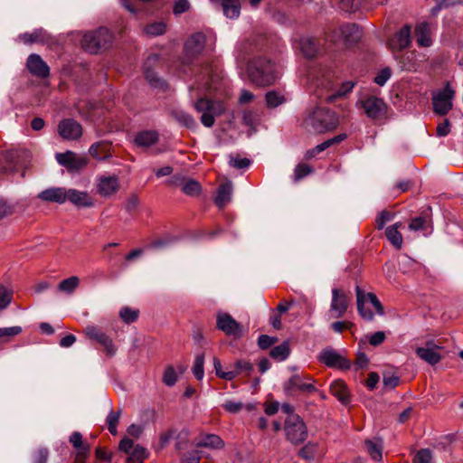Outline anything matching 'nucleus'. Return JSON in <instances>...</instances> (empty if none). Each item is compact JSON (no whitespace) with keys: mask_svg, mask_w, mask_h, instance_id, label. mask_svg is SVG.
I'll use <instances>...</instances> for the list:
<instances>
[{"mask_svg":"<svg viewBox=\"0 0 463 463\" xmlns=\"http://www.w3.org/2000/svg\"><path fill=\"white\" fill-rule=\"evenodd\" d=\"M247 73L250 80L257 86H269L277 79L275 64L263 57L250 60L247 65Z\"/></svg>","mask_w":463,"mask_h":463,"instance_id":"nucleus-1","label":"nucleus"},{"mask_svg":"<svg viewBox=\"0 0 463 463\" xmlns=\"http://www.w3.org/2000/svg\"><path fill=\"white\" fill-rule=\"evenodd\" d=\"M305 123L314 132L322 134L335 129L339 120L334 111L326 108H317L307 117Z\"/></svg>","mask_w":463,"mask_h":463,"instance_id":"nucleus-2","label":"nucleus"},{"mask_svg":"<svg viewBox=\"0 0 463 463\" xmlns=\"http://www.w3.org/2000/svg\"><path fill=\"white\" fill-rule=\"evenodd\" d=\"M113 41V33L108 28L100 27L84 33L81 45L85 51L90 53H98L109 48Z\"/></svg>","mask_w":463,"mask_h":463,"instance_id":"nucleus-3","label":"nucleus"},{"mask_svg":"<svg viewBox=\"0 0 463 463\" xmlns=\"http://www.w3.org/2000/svg\"><path fill=\"white\" fill-rule=\"evenodd\" d=\"M197 112H201V122L206 128H211L214 125L215 117L222 114L224 109L221 102L213 101L212 99L201 98L194 105Z\"/></svg>","mask_w":463,"mask_h":463,"instance_id":"nucleus-4","label":"nucleus"},{"mask_svg":"<svg viewBox=\"0 0 463 463\" xmlns=\"http://www.w3.org/2000/svg\"><path fill=\"white\" fill-rule=\"evenodd\" d=\"M286 438L294 445L303 443L307 438V428L304 420L296 414H290L285 420Z\"/></svg>","mask_w":463,"mask_h":463,"instance_id":"nucleus-5","label":"nucleus"},{"mask_svg":"<svg viewBox=\"0 0 463 463\" xmlns=\"http://www.w3.org/2000/svg\"><path fill=\"white\" fill-rule=\"evenodd\" d=\"M454 97L455 91L449 83L442 90L433 92L431 100L434 113L440 117L446 116L453 108Z\"/></svg>","mask_w":463,"mask_h":463,"instance_id":"nucleus-6","label":"nucleus"},{"mask_svg":"<svg viewBox=\"0 0 463 463\" xmlns=\"http://www.w3.org/2000/svg\"><path fill=\"white\" fill-rule=\"evenodd\" d=\"M83 332L89 339L95 340L100 344L109 356H113L116 354L117 348L113 340L98 326L89 325L84 328Z\"/></svg>","mask_w":463,"mask_h":463,"instance_id":"nucleus-7","label":"nucleus"},{"mask_svg":"<svg viewBox=\"0 0 463 463\" xmlns=\"http://www.w3.org/2000/svg\"><path fill=\"white\" fill-rule=\"evenodd\" d=\"M350 298L345 292L340 288L332 289V300L330 304V317L340 318L344 317L349 307Z\"/></svg>","mask_w":463,"mask_h":463,"instance_id":"nucleus-8","label":"nucleus"},{"mask_svg":"<svg viewBox=\"0 0 463 463\" xmlns=\"http://www.w3.org/2000/svg\"><path fill=\"white\" fill-rule=\"evenodd\" d=\"M395 59L402 70L411 72L420 71L422 64L427 61L425 54L415 51L408 52L400 56L395 55Z\"/></svg>","mask_w":463,"mask_h":463,"instance_id":"nucleus-9","label":"nucleus"},{"mask_svg":"<svg viewBox=\"0 0 463 463\" xmlns=\"http://www.w3.org/2000/svg\"><path fill=\"white\" fill-rule=\"evenodd\" d=\"M359 103L366 116L372 119H380L386 113V104L380 98L369 96L360 100Z\"/></svg>","mask_w":463,"mask_h":463,"instance_id":"nucleus-10","label":"nucleus"},{"mask_svg":"<svg viewBox=\"0 0 463 463\" xmlns=\"http://www.w3.org/2000/svg\"><path fill=\"white\" fill-rule=\"evenodd\" d=\"M216 327L227 335L240 337L242 335V326L228 313L217 314Z\"/></svg>","mask_w":463,"mask_h":463,"instance_id":"nucleus-11","label":"nucleus"},{"mask_svg":"<svg viewBox=\"0 0 463 463\" xmlns=\"http://www.w3.org/2000/svg\"><path fill=\"white\" fill-rule=\"evenodd\" d=\"M57 162L70 171H79L87 166L89 160L86 156H79L71 151L57 153Z\"/></svg>","mask_w":463,"mask_h":463,"instance_id":"nucleus-12","label":"nucleus"},{"mask_svg":"<svg viewBox=\"0 0 463 463\" xmlns=\"http://www.w3.org/2000/svg\"><path fill=\"white\" fill-rule=\"evenodd\" d=\"M319 361L326 366L337 369H349L351 363L332 348L324 349L319 355Z\"/></svg>","mask_w":463,"mask_h":463,"instance_id":"nucleus-13","label":"nucleus"},{"mask_svg":"<svg viewBox=\"0 0 463 463\" xmlns=\"http://www.w3.org/2000/svg\"><path fill=\"white\" fill-rule=\"evenodd\" d=\"M58 133L63 139L76 140L81 137L82 128L76 120L66 118L59 123Z\"/></svg>","mask_w":463,"mask_h":463,"instance_id":"nucleus-14","label":"nucleus"},{"mask_svg":"<svg viewBox=\"0 0 463 463\" xmlns=\"http://www.w3.org/2000/svg\"><path fill=\"white\" fill-rule=\"evenodd\" d=\"M26 68L32 75L40 79H45L50 75L49 66L42 57L36 53L28 56Z\"/></svg>","mask_w":463,"mask_h":463,"instance_id":"nucleus-15","label":"nucleus"},{"mask_svg":"<svg viewBox=\"0 0 463 463\" xmlns=\"http://www.w3.org/2000/svg\"><path fill=\"white\" fill-rule=\"evenodd\" d=\"M119 189V180L117 176L101 175L98 178L97 191L103 197L115 194Z\"/></svg>","mask_w":463,"mask_h":463,"instance_id":"nucleus-16","label":"nucleus"},{"mask_svg":"<svg viewBox=\"0 0 463 463\" xmlns=\"http://www.w3.org/2000/svg\"><path fill=\"white\" fill-rule=\"evenodd\" d=\"M158 55L153 54L148 56L146 62L144 63L145 77L148 83L157 89L164 90L167 87L165 81L159 78L157 74L151 69V65L158 61Z\"/></svg>","mask_w":463,"mask_h":463,"instance_id":"nucleus-17","label":"nucleus"},{"mask_svg":"<svg viewBox=\"0 0 463 463\" xmlns=\"http://www.w3.org/2000/svg\"><path fill=\"white\" fill-rule=\"evenodd\" d=\"M411 43V26L404 25L389 41V46L392 51H402L410 46Z\"/></svg>","mask_w":463,"mask_h":463,"instance_id":"nucleus-18","label":"nucleus"},{"mask_svg":"<svg viewBox=\"0 0 463 463\" xmlns=\"http://www.w3.org/2000/svg\"><path fill=\"white\" fill-rule=\"evenodd\" d=\"M439 348L433 342H428L426 347H417L415 352L420 359L431 365H435L441 360V355L437 351Z\"/></svg>","mask_w":463,"mask_h":463,"instance_id":"nucleus-19","label":"nucleus"},{"mask_svg":"<svg viewBox=\"0 0 463 463\" xmlns=\"http://www.w3.org/2000/svg\"><path fill=\"white\" fill-rule=\"evenodd\" d=\"M335 33L337 35L332 41L336 42L343 39L345 43L356 42L361 35L358 26L354 24H343L337 31H335Z\"/></svg>","mask_w":463,"mask_h":463,"instance_id":"nucleus-20","label":"nucleus"},{"mask_svg":"<svg viewBox=\"0 0 463 463\" xmlns=\"http://www.w3.org/2000/svg\"><path fill=\"white\" fill-rule=\"evenodd\" d=\"M205 46V35L196 33L191 35L184 44L185 52L188 56L200 54Z\"/></svg>","mask_w":463,"mask_h":463,"instance_id":"nucleus-21","label":"nucleus"},{"mask_svg":"<svg viewBox=\"0 0 463 463\" xmlns=\"http://www.w3.org/2000/svg\"><path fill=\"white\" fill-rule=\"evenodd\" d=\"M67 189L64 187H51L38 194V198L48 203H63L66 202Z\"/></svg>","mask_w":463,"mask_h":463,"instance_id":"nucleus-22","label":"nucleus"},{"mask_svg":"<svg viewBox=\"0 0 463 463\" xmlns=\"http://www.w3.org/2000/svg\"><path fill=\"white\" fill-rule=\"evenodd\" d=\"M298 48L306 58L311 59L320 51L319 43L311 36H303L298 41Z\"/></svg>","mask_w":463,"mask_h":463,"instance_id":"nucleus-23","label":"nucleus"},{"mask_svg":"<svg viewBox=\"0 0 463 463\" xmlns=\"http://www.w3.org/2000/svg\"><path fill=\"white\" fill-rule=\"evenodd\" d=\"M66 201L72 203L78 207H91L94 205L93 199L87 192H80L76 189L67 190Z\"/></svg>","mask_w":463,"mask_h":463,"instance_id":"nucleus-24","label":"nucleus"},{"mask_svg":"<svg viewBox=\"0 0 463 463\" xmlns=\"http://www.w3.org/2000/svg\"><path fill=\"white\" fill-rule=\"evenodd\" d=\"M285 389L287 391H291L293 389L304 392H316L317 389L312 383H306L303 380V377L298 374H293L288 381L285 385Z\"/></svg>","mask_w":463,"mask_h":463,"instance_id":"nucleus-25","label":"nucleus"},{"mask_svg":"<svg viewBox=\"0 0 463 463\" xmlns=\"http://www.w3.org/2000/svg\"><path fill=\"white\" fill-rule=\"evenodd\" d=\"M224 441L216 434H203L194 441L197 448H207L211 449H221L224 448Z\"/></svg>","mask_w":463,"mask_h":463,"instance_id":"nucleus-26","label":"nucleus"},{"mask_svg":"<svg viewBox=\"0 0 463 463\" xmlns=\"http://www.w3.org/2000/svg\"><path fill=\"white\" fill-rule=\"evenodd\" d=\"M111 145L107 141H99L92 144L89 149L90 155L98 160H107L111 156Z\"/></svg>","mask_w":463,"mask_h":463,"instance_id":"nucleus-27","label":"nucleus"},{"mask_svg":"<svg viewBox=\"0 0 463 463\" xmlns=\"http://www.w3.org/2000/svg\"><path fill=\"white\" fill-rule=\"evenodd\" d=\"M416 43L420 47H429L432 44L430 29L427 23L423 22L415 27Z\"/></svg>","mask_w":463,"mask_h":463,"instance_id":"nucleus-28","label":"nucleus"},{"mask_svg":"<svg viewBox=\"0 0 463 463\" xmlns=\"http://www.w3.org/2000/svg\"><path fill=\"white\" fill-rule=\"evenodd\" d=\"M330 392L343 404L350 402L347 386L342 380H335L330 384Z\"/></svg>","mask_w":463,"mask_h":463,"instance_id":"nucleus-29","label":"nucleus"},{"mask_svg":"<svg viewBox=\"0 0 463 463\" xmlns=\"http://www.w3.org/2000/svg\"><path fill=\"white\" fill-rule=\"evenodd\" d=\"M17 153L8 151L0 155V172L4 174L13 173L16 171Z\"/></svg>","mask_w":463,"mask_h":463,"instance_id":"nucleus-30","label":"nucleus"},{"mask_svg":"<svg viewBox=\"0 0 463 463\" xmlns=\"http://www.w3.org/2000/svg\"><path fill=\"white\" fill-rule=\"evenodd\" d=\"M158 140V134L154 130H144L138 132L134 139L135 144L140 147H148Z\"/></svg>","mask_w":463,"mask_h":463,"instance_id":"nucleus-31","label":"nucleus"},{"mask_svg":"<svg viewBox=\"0 0 463 463\" xmlns=\"http://www.w3.org/2000/svg\"><path fill=\"white\" fill-rule=\"evenodd\" d=\"M232 194V184L228 181L220 185L215 197V203L218 207L223 208L228 203H230Z\"/></svg>","mask_w":463,"mask_h":463,"instance_id":"nucleus-32","label":"nucleus"},{"mask_svg":"<svg viewBox=\"0 0 463 463\" xmlns=\"http://www.w3.org/2000/svg\"><path fill=\"white\" fill-rule=\"evenodd\" d=\"M358 314L367 321L373 319V313L365 307V293L359 286L355 288Z\"/></svg>","mask_w":463,"mask_h":463,"instance_id":"nucleus-33","label":"nucleus"},{"mask_svg":"<svg viewBox=\"0 0 463 463\" xmlns=\"http://www.w3.org/2000/svg\"><path fill=\"white\" fill-rule=\"evenodd\" d=\"M70 442L78 450L77 458L79 459L85 458L90 453L89 445L82 442V435L79 431H74L70 436Z\"/></svg>","mask_w":463,"mask_h":463,"instance_id":"nucleus-34","label":"nucleus"},{"mask_svg":"<svg viewBox=\"0 0 463 463\" xmlns=\"http://www.w3.org/2000/svg\"><path fill=\"white\" fill-rule=\"evenodd\" d=\"M402 226L401 222H396L392 226H389L385 230V235L388 241L397 249H401L402 246L403 239L402 233L399 232V228Z\"/></svg>","mask_w":463,"mask_h":463,"instance_id":"nucleus-35","label":"nucleus"},{"mask_svg":"<svg viewBox=\"0 0 463 463\" xmlns=\"http://www.w3.org/2000/svg\"><path fill=\"white\" fill-rule=\"evenodd\" d=\"M366 449L371 458L375 461H380L383 458V440L375 439L373 440L367 439L365 441Z\"/></svg>","mask_w":463,"mask_h":463,"instance_id":"nucleus-36","label":"nucleus"},{"mask_svg":"<svg viewBox=\"0 0 463 463\" xmlns=\"http://www.w3.org/2000/svg\"><path fill=\"white\" fill-rule=\"evenodd\" d=\"M223 14L226 17L236 19L241 13V5L238 0H221Z\"/></svg>","mask_w":463,"mask_h":463,"instance_id":"nucleus-37","label":"nucleus"},{"mask_svg":"<svg viewBox=\"0 0 463 463\" xmlns=\"http://www.w3.org/2000/svg\"><path fill=\"white\" fill-rule=\"evenodd\" d=\"M46 33L43 29H35L32 33H24L19 35V39L25 44L42 43L45 40Z\"/></svg>","mask_w":463,"mask_h":463,"instance_id":"nucleus-38","label":"nucleus"},{"mask_svg":"<svg viewBox=\"0 0 463 463\" xmlns=\"http://www.w3.org/2000/svg\"><path fill=\"white\" fill-rule=\"evenodd\" d=\"M23 332L20 326L9 327H0V345L9 343L14 337L19 335Z\"/></svg>","mask_w":463,"mask_h":463,"instance_id":"nucleus-39","label":"nucleus"},{"mask_svg":"<svg viewBox=\"0 0 463 463\" xmlns=\"http://www.w3.org/2000/svg\"><path fill=\"white\" fill-rule=\"evenodd\" d=\"M230 373H236V377L243 373L250 375L253 371V364L246 360H238L229 366Z\"/></svg>","mask_w":463,"mask_h":463,"instance_id":"nucleus-40","label":"nucleus"},{"mask_svg":"<svg viewBox=\"0 0 463 463\" xmlns=\"http://www.w3.org/2000/svg\"><path fill=\"white\" fill-rule=\"evenodd\" d=\"M180 185L182 186V191L190 196L198 195L201 192L200 184L194 179H184L181 180Z\"/></svg>","mask_w":463,"mask_h":463,"instance_id":"nucleus-41","label":"nucleus"},{"mask_svg":"<svg viewBox=\"0 0 463 463\" xmlns=\"http://www.w3.org/2000/svg\"><path fill=\"white\" fill-rule=\"evenodd\" d=\"M290 349L288 342H283L282 344L274 346L270 352L269 355L278 361H284L289 355Z\"/></svg>","mask_w":463,"mask_h":463,"instance_id":"nucleus-42","label":"nucleus"},{"mask_svg":"<svg viewBox=\"0 0 463 463\" xmlns=\"http://www.w3.org/2000/svg\"><path fill=\"white\" fill-rule=\"evenodd\" d=\"M80 279L77 276H71L61 280L58 285V289L61 292L71 294L79 286Z\"/></svg>","mask_w":463,"mask_h":463,"instance_id":"nucleus-43","label":"nucleus"},{"mask_svg":"<svg viewBox=\"0 0 463 463\" xmlns=\"http://www.w3.org/2000/svg\"><path fill=\"white\" fill-rule=\"evenodd\" d=\"M175 118L182 125L188 128H194L196 127L194 118L188 113L183 110H176L173 113Z\"/></svg>","mask_w":463,"mask_h":463,"instance_id":"nucleus-44","label":"nucleus"},{"mask_svg":"<svg viewBox=\"0 0 463 463\" xmlns=\"http://www.w3.org/2000/svg\"><path fill=\"white\" fill-rule=\"evenodd\" d=\"M430 225V219L426 216H418L411 220L409 229L411 231H427Z\"/></svg>","mask_w":463,"mask_h":463,"instance_id":"nucleus-45","label":"nucleus"},{"mask_svg":"<svg viewBox=\"0 0 463 463\" xmlns=\"http://www.w3.org/2000/svg\"><path fill=\"white\" fill-rule=\"evenodd\" d=\"M314 172V169L312 166H310L307 164H298L296 165L293 173V181L295 183L299 182L304 177L307 176L308 175L312 174Z\"/></svg>","mask_w":463,"mask_h":463,"instance_id":"nucleus-46","label":"nucleus"},{"mask_svg":"<svg viewBox=\"0 0 463 463\" xmlns=\"http://www.w3.org/2000/svg\"><path fill=\"white\" fill-rule=\"evenodd\" d=\"M139 316V310L131 308L129 307H123L119 310L120 318L127 324H131L135 322Z\"/></svg>","mask_w":463,"mask_h":463,"instance_id":"nucleus-47","label":"nucleus"},{"mask_svg":"<svg viewBox=\"0 0 463 463\" xmlns=\"http://www.w3.org/2000/svg\"><path fill=\"white\" fill-rule=\"evenodd\" d=\"M268 108L274 109L285 102V98L277 91H269L265 95Z\"/></svg>","mask_w":463,"mask_h":463,"instance_id":"nucleus-48","label":"nucleus"},{"mask_svg":"<svg viewBox=\"0 0 463 463\" xmlns=\"http://www.w3.org/2000/svg\"><path fill=\"white\" fill-rule=\"evenodd\" d=\"M203 365H204V354H197L195 356L194 364L192 371H193L194 377L199 381L203 380V378L204 376Z\"/></svg>","mask_w":463,"mask_h":463,"instance_id":"nucleus-49","label":"nucleus"},{"mask_svg":"<svg viewBox=\"0 0 463 463\" xmlns=\"http://www.w3.org/2000/svg\"><path fill=\"white\" fill-rule=\"evenodd\" d=\"M120 414H121V410H118L117 411H111L108 416H107V419H106V423H107V426H108V430L112 434V435H116L118 430H117V425L118 423V420H119V417H120Z\"/></svg>","mask_w":463,"mask_h":463,"instance_id":"nucleus-50","label":"nucleus"},{"mask_svg":"<svg viewBox=\"0 0 463 463\" xmlns=\"http://www.w3.org/2000/svg\"><path fill=\"white\" fill-rule=\"evenodd\" d=\"M213 368L216 375L223 380L232 381L236 377V373H230V369L227 371H223L222 368V363L219 358H213Z\"/></svg>","mask_w":463,"mask_h":463,"instance_id":"nucleus-51","label":"nucleus"},{"mask_svg":"<svg viewBox=\"0 0 463 463\" xmlns=\"http://www.w3.org/2000/svg\"><path fill=\"white\" fill-rule=\"evenodd\" d=\"M13 299V292L0 284V312L6 309Z\"/></svg>","mask_w":463,"mask_h":463,"instance_id":"nucleus-52","label":"nucleus"},{"mask_svg":"<svg viewBox=\"0 0 463 463\" xmlns=\"http://www.w3.org/2000/svg\"><path fill=\"white\" fill-rule=\"evenodd\" d=\"M317 451V445L312 442L307 443L298 451V456L306 460H312L315 458Z\"/></svg>","mask_w":463,"mask_h":463,"instance_id":"nucleus-53","label":"nucleus"},{"mask_svg":"<svg viewBox=\"0 0 463 463\" xmlns=\"http://www.w3.org/2000/svg\"><path fill=\"white\" fill-rule=\"evenodd\" d=\"M433 455L430 449H421L414 456L412 463H431Z\"/></svg>","mask_w":463,"mask_h":463,"instance_id":"nucleus-54","label":"nucleus"},{"mask_svg":"<svg viewBox=\"0 0 463 463\" xmlns=\"http://www.w3.org/2000/svg\"><path fill=\"white\" fill-rule=\"evenodd\" d=\"M145 32L151 36L162 35L165 33V24L162 22L148 24L146 26Z\"/></svg>","mask_w":463,"mask_h":463,"instance_id":"nucleus-55","label":"nucleus"},{"mask_svg":"<svg viewBox=\"0 0 463 463\" xmlns=\"http://www.w3.org/2000/svg\"><path fill=\"white\" fill-rule=\"evenodd\" d=\"M182 463H199L201 459V452L194 449L185 453H181Z\"/></svg>","mask_w":463,"mask_h":463,"instance_id":"nucleus-56","label":"nucleus"},{"mask_svg":"<svg viewBox=\"0 0 463 463\" xmlns=\"http://www.w3.org/2000/svg\"><path fill=\"white\" fill-rule=\"evenodd\" d=\"M394 217V214L389 211H386V210H383L382 211L377 218H376V228L378 230H382L383 229V227L385 226V224L392 221Z\"/></svg>","mask_w":463,"mask_h":463,"instance_id":"nucleus-57","label":"nucleus"},{"mask_svg":"<svg viewBox=\"0 0 463 463\" xmlns=\"http://www.w3.org/2000/svg\"><path fill=\"white\" fill-rule=\"evenodd\" d=\"M178 376L173 366H168L163 375V382L167 386H173L177 382Z\"/></svg>","mask_w":463,"mask_h":463,"instance_id":"nucleus-58","label":"nucleus"},{"mask_svg":"<svg viewBox=\"0 0 463 463\" xmlns=\"http://www.w3.org/2000/svg\"><path fill=\"white\" fill-rule=\"evenodd\" d=\"M366 301L372 304L378 315L383 316L384 314L383 307L374 293H365Z\"/></svg>","mask_w":463,"mask_h":463,"instance_id":"nucleus-59","label":"nucleus"},{"mask_svg":"<svg viewBox=\"0 0 463 463\" xmlns=\"http://www.w3.org/2000/svg\"><path fill=\"white\" fill-rule=\"evenodd\" d=\"M188 438H189V431L187 430H182L177 437H176V443H175V449L178 451H181L187 448L188 445Z\"/></svg>","mask_w":463,"mask_h":463,"instance_id":"nucleus-60","label":"nucleus"},{"mask_svg":"<svg viewBox=\"0 0 463 463\" xmlns=\"http://www.w3.org/2000/svg\"><path fill=\"white\" fill-rule=\"evenodd\" d=\"M148 457V452L147 450L140 446V445H136L130 454V459H133V460H137V461H139V462H142L144 459H146V458Z\"/></svg>","mask_w":463,"mask_h":463,"instance_id":"nucleus-61","label":"nucleus"},{"mask_svg":"<svg viewBox=\"0 0 463 463\" xmlns=\"http://www.w3.org/2000/svg\"><path fill=\"white\" fill-rule=\"evenodd\" d=\"M354 87V82L353 81H345L343 82L342 85L339 87V89L336 90V92L331 96L328 97V99H332L335 97L345 96L347 93L351 92L352 90Z\"/></svg>","mask_w":463,"mask_h":463,"instance_id":"nucleus-62","label":"nucleus"},{"mask_svg":"<svg viewBox=\"0 0 463 463\" xmlns=\"http://www.w3.org/2000/svg\"><path fill=\"white\" fill-rule=\"evenodd\" d=\"M392 71L386 67L380 71L374 78V82L379 86H383L386 81L391 78Z\"/></svg>","mask_w":463,"mask_h":463,"instance_id":"nucleus-63","label":"nucleus"},{"mask_svg":"<svg viewBox=\"0 0 463 463\" xmlns=\"http://www.w3.org/2000/svg\"><path fill=\"white\" fill-rule=\"evenodd\" d=\"M383 383L384 387L394 389L400 383V377L395 374H383Z\"/></svg>","mask_w":463,"mask_h":463,"instance_id":"nucleus-64","label":"nucleus"}]
</instances>
